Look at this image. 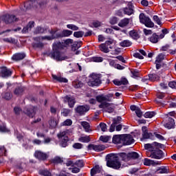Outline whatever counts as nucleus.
<instances>
[{
	"label": "nucleus",
	"mask_w": 176,
	"mask_h": 176,
	"mask_svg": "<svg viewBox=\"0 0 176 176\" xmlns=\"http://www.w3.org/2000/svg\"><path fill=\"white\" fill-rule=\"evenodd\" d=\"M50 126L52 129H54L57 126V124H58V122H57V120H53L52 119L50 121Z\"/></svg>",
	"instance_id": "nucleus-51"
},
{
	"label": "nucleus",
	"mask_w": 176,
	"mask_h": 176,
	"mask_svg": "<svg viewBox=\"0 0 176 176\" xmlns=\"http://www.w3.org/2000/svg\"><path fill=\"white\" fill-rule=\"evenodd\" d=\"M34 156L39 160H45L46 157H47L46 153H42L41 151H36Z\"/></svg>",
	"instance_id": "nucleus-26"
},
{
	"label": "nucleus",
	"mask_w": 176,
	"mask_h": 176,
	"mask_svg": "<svg viewBox=\"0 0 176 176\" xmlns=\"http://www.w3.org/2000/svg\"><path fill=\"white\" fill-rule=\"evenodd\" d=\"M108 160L107 161V166L111 167V168H120L122 164L119 161V157L113 154H109L107 155Z\"/></svg>",
	"instance_id": "nucleus-3"
},
{
	"label": "nucleus",
	"mask_w": 176,
	"mask_h": 176,
	"mask_svg": "<svg viewBox=\"0 0 176 176\" xmlns=\"http://www.w3.org/2000/svg\"><path fill=\"white\" fill-rule=\"evenodd\" d=\"M164 126L166 127V129H168V130H170V129H174L175 122L174 121V119L168 118L167 122L164 123Z\"/></svg>",
	"instance_id": "nucleus-18"
},
{
	"label": "nucleus",
	"mask_w": 176,
	"mask_h": 176,
	"mask_svg": "<svg viewBox=\"0 0 176 176\" xmlns=\"http://www.w3.org/2000/svg\"><path fill=\"white\" fill-rule=\"evenodd\" d=\"M147 156L148 157H151V159H162L163 157V151L157 148H155L151 152H148L147 153Z\"/></svg>",
	"instance_id": "nucleus-9"
},
{
	"label": "nucleus",
	"mask_w": 176,
	"mask_h": 176,
	"mask_svg": "<svg viewBox=\"0 0 176 176\" xmlns=\"http://www.w3.org/2000/svg\"><path fill=\"white\" fill-rule=\"evenodd\" d=\"M130 23V19L124 18L118 23V26L121 28H124V27H127Z\"/></svg>",
	"instance_id": "nucleus-24"
},
{
	"label": "nucleus",
	"mask_w": 176,
	"mask_h": 176,
	"mask_svg": "<svg viewBox=\"0 0 176 176\" xmlns=\"http://www.w3.org/2000/svg\"><path fill=\"white\" fill-rule=\"evenodd\" d=\"M155 146H160V144L154 142L153 144H144V148L148 149V151H150V152L155 150Z\"/></svg>",
	"instance_id": "nucleus-21"
},
{
	"label": "nucleus",
	"mask_w": 176,
	"mask_h": 176,
	"mask_svg": "<svg viewBox=\"0 0 176 176\" xmlns=\"http://www.w3.org/2000/svg\"><path fill=\"white\" fill-rule=\"evenodd\" d=\"M135 112L138 118H142V111H141V109H140V108H138Z\"/></svg>",
	"instance_id": "nucleus-62"
},
{
	"label": "nucleus",
	"mask_w": 176,
	"mask_h": 176,
	"mask_svg": "<svg viewBox=\"0 0 176 176\" xmlns=\"http://www.w3.org/2000/svg\"><path fill=\"white\" fill-rule=\"evenodd\" d=\"M67 168H69V167H75V162L72 161L71 159H67Z\"/></svg>",
	"instance_id": "nucleus-49"
},
{
	"label": "nucleus",
	"mask_w": 176,
	"mask_h": 176,
	"mask_svg": "<svg viewBox=\"0 0 176 176\" xmlns=\"http://www.w3.org/2000/svg\"><path fill=\"white\" fill-rule=\"evenodd\" d=\"M68 107L69 108H74L75 106V104H76V100H75V98L74 96H69L67 98Z\"/></svg>",
	"instance_id": "nucleus-22"
},
{
	"label": "nucleus",
	"mask_w": 176,
	"mask_h": 176,
	"mask_svg": "<svg viewBox=\"0 0 176 176\" xmlns=\"http://www.w3.org/2000/svg\"><path fill=\"white\" fill-rule=\"evenodd\" d=\"M158 173L160 174H168V167L162 166L158 169Z\"/></svg>",
	"instance_id": "nucleus-38"
},
{
	"label": "nucleus",
	"mask_w": 176,
	"mask_h": 176,
	"mask_svg": "<svg viewBox=\"0 0 176 176\" xmlns=\"http://www.w3.org/2000/svg\"><path fill=\"white\" fill-rule=\"evenodd\" d=\"M119 156H120L124 162H129V160H130V155L129 153L126 154V153H121L119 154Z\"/></svg>",
	"instance_id": "nucleus-33"
},
{
	"label": "nucleus",
	"mask_w": 176,
	"mask_h": 176,
	"mask_svg": "<svg viewBox=\"0 0 176 176\" xmlns=\"http://www.w3.org/2000/svg\"><path fill=\"white\" fill-rule=\"evenodd\" d=\"M99 108L106 109V112H108L109 113H112V112L115 111V107H113V104L107 102H103L99 104Z\"/></svg>",
	"instance_id": "nucleus-12"
},
{
	"label": "nucleus",
	"mask_w": 176,
	"mask_h": 176,
	"mask_svg": "<svg viewBox=\"0 0 176 176\" xmlns=\"http://www.w3.org/2000/svg\"><path fill=\"white\" fill-rule=\"evenodd\" d=\"M35 27V22L30 21L28 25L24 27L22 30L23 34H27V32H30L32 28Z\"/></svg>",
	"instance_id": "nucleus-19"
},
{
	"label": "nucleus",
	"mask_w": 176,
	"mask_h": 176,
	"mask_svg": "<svg viewBox=\"0 0 176 176\" xmlns=\"http://www.w3.org/2000/svg\"><path fill=\"white\" fill-rule=\"evenodd\" d=\"M131 41L129 40H124L120 43V45L122 46V47H129V46H131Z\"/></svg>",
	"instance_id": "nucleus-35"
},
{
	"label": "nucleus",
	"mask_w": 176,
	"mask_h": 176,
	"mask_svg": "<svg viewBox=\"0 0 176 176\" xmlns=\"http://www.w3.org/2000/svg\"><path fill=\"white\" fill-rule=\"evenodd\" d=\"M144 166H151V164H153V161L148 158H146L144 159Z\"/></svg>",
	"instance_id": "nucleus-58"
},
{
	"label": "nucleus",
	"mask_w": 176,
	"mask_h": 176,
	"mask_svg": "<svg viewBox=\"0 0 176 176\" xmlns=\"http://www.w3.org/2000/svg\"><path fill=\"white\" fill-rule=\"evenodd\" d=\"M6 153V149L4 146H0V156H3Z\"/></svg>",
	"instance_id": "nucleus-63"
},
{
	"label": "nucleus",
	"mask_w": 176,
	"mask_h": 176,
	"mask_svg": "<svg viewBox=\"0 0 176 176\" xmlns=\"http://www.w3.org/2000/svg\"><path fill=\"white\" fill-rule=\"evenodd\" d=\"M50 36L34 37V41L36 42H39V41H53V39H57V38H64L67 36V30L60 31L58 29H52L49 30Z\"/></svg>",
	"instance_id": "nucleus-1"
},
{
	"label": "nucleus",
	"mask_w": 176,
	"mask_h": 176,
	"mask_svg": "<svg viewBox=\"0 0 176 176\" xmlns=\"http://www.w3.org/2000/svg\"><path fill=\"white\" fill-rule=\"evenodd\" d=\"M88 151H95L96 152H101V151H104L105 149V146L102 144L94 145V144H89L87 146Z\"/></svg>",
	"instance_id": "nucleus-15"
},
{
	"label": "nucleus",
	"mask_w": 176,
	"mask_h": 176,
	"mask_svg": "<svg viewBox=\"0 0 176 176\" xmlns=\"http://www.w3.org/2000/svg\"><path fill=\"white\" fill-rule=\"evenodd\" d=\"M12 76V71L9 70L6 67L1 68L0 71V76L1 78H9V76Z\"/></svg>",
	"instance_id": "nucleus-17"
},
{
	"label": "nucleus",
	"mask_w": 176,
	"mask_h": 176,
	"mask_svg": "<svg viewBox=\"0 0 176 176\" xmlns=\"http://www.w3.org/2000/svg\"><path fill=\"white\" fill-rule=\"evenodd\" d=\"M23 93H24V88H23L22 87H18L14 91V94H15V96H23Z\"/></svg>",
	"instance_id": "nucleus-31"
},
{
	"label": "nucleus",
	"mask_w": 176,
	"mask_h": 176,
	"mask_svg": "<svg viewBox=\"0 0 176 176\" xmlns=\"http://www.w3.org/2000/svg\"><path fill=\"white\" fill-rule=\"evenodd\" d=\"M118 18L116 16H113L110 19V23H111L112 25H115L118 23Z\"/></svg>",
	"instance_id": "nucleus-61"
},
{
	"label": "nucleus",
	"mask_w": 176,
	"mask_h": 176,
	"mask_svg": "<svg viewBox=\"0 0 176 176\" xmlns=\"http://www.w3.org/2000/svg\"><path fill=\"white\" fill-rule=\"evenodd\" d=\"M67 46H69V45H71V57H72V56H75V54H79V51H76L79 49V47H80V45L79 44V43H78V41L74 42V40L71 38H67Z\"/></svg>",
	"instance_id": "nucleus-7"
},
{
	"label": "nucleus",
	"mask_w": 176,
	"mask_h": 176,
	"mask_svg": "<svg viewBox=\"0 0 176 176\" xmlns=\"http://www.w3.org/2000/svg\"><path fill=\"white\" fill-rule=\"evenodd\" d=\"M92 60L94 63H102V61H104V58L101 56H94L92 58Z\"/></svg>",
	"instance_id": "nucleus-47"
},
{
	"label": "nucleus",
	"mask_w": 176,
	"mask_h": 176,
	"mask_svg": "<svg viewBox=\"0 0 176 176\" xmlns=\"http://www.w3.org/2000/svg\"><path fill=\"white\" fill-rule=\"evenodd\" d=\"M28 115L30 118H34L35 116V111L34 109L28 110Z\"/></svg>",
	"instance_id": "nucleus-60"
},
{
	"label": "nucleus",
	"mask_w": 176,
	"mask_h": 176,
	"mask_svg": "<svg viewBox=\"0 0 176 176\" xmlns=\"http://www.w3.org/2000/svg\"><path fill=\"white\" fill-rule=\"evenodd\" d=\"M72 146L74 149H82L83 144L82 143H74Z\"/></svg>",
	"instance_id": "nucleus-53"
},
{
	"label": "nucleus",
	"mask_w": 176,
	"mask_h": 176,
	"mask_svg": "<svg viewBox=\"0 0 176 176\" xmlns=\"http://www.w3.org/2000/svg\"><path fill=\"white\" fill-rule=\"evenodd\" d=\"M163 60H164V54H160L155 60V63H162V61H163Z\"/></svg>",
	"instance_id": "nucleus-48"
},
{
	"label": "nucleus",
	"mask_w": 176,
	"mask_h": 176,
	"mask_svg": "<svg viewBox=\"0 0 176 176\" xmlns=\"http://www.w3.org/2000/svg\"><path fill=\"white\" fill-rule=\"evenodd\" d=\"M96 100L98 102H102V101L108 100V98L104 95H99L96 96Z\"/></svg>",
	"instance_id": "nucleus-41"
},
{
	"label": "nucleus",
	"mask_w": 176,
	"mask_h": 176,
	"mask_svg": "<svg viewBox=\"0 0 176 176\" xmlns=\"http://www.w3.org/2000/svg\"><path fill=\"white\" fill-rule=\"evenodd\" d=\"M39 174H41V175H44V176H52V173H50V172H49V170H39Z\"/></svg>",
	"instance_id": "nucleus-50"
},
{
	"label": "nucleus",
	"mask_w": 176,
	"mask_h": 176,
	"mask_svg": "<svg viewBox=\"0 0 176 176\" xmlns=\"http://www.w3.org/2000/svg\"><path fill=\"white\" fill-rule=\"evenodd\" d=\"M67 169L71 171V173H72L73 174H77V173H80V168L76 167V166L69 167L67 168Z\"/></svg>",
	"instance_id": "nucleus-37"
},
{
	"label": "nucleus",
	"mask_w": 176,
	"mask_h": 176,
	"mask_svg": "<svg viewBox=\"0 0 176 176\" xmlns=\"http://www.w3.org/2000/svg\"><path fill=\"white\" fill-rule=\"evenodd\" d=\"M150 41H151L152 43H157L159 41V36L156 34H153L152 36L150 37Z\"/></svg>",
	"instance_id": "nucleus-40"
},
{
	"label": "nucleus",
	"mask_w": 176,
	"mask_h": 176,
	"mask_svg": "<svg viewBox=\"0 0 176 176\" xmlns=\"http://www.w3.org/2000/svg\"><path fill=\"white\" fill-rule=\"evenodd\" d=\"M140 21L142 24H144L146 27L148 28H153L155 23L152 21L151 18L146 16L144 13H140L139 16Z\"/></svg>",
	"instance_id": "nucleus-8"
},
{
	"label": "nucleus",
	"mask_w": 176,
	"mask_h": 176,
	"mask_svg": "<svg viewBox=\"0 0 176 176\" xmlns=\"http://www.w3.org/2000/svg\"><path fill=\"white\" fill-rule=\"evenodd\" d=\"M19 19L16 18L14 15L6 14L0 17V21H3L5 24H11V23H14V21H18Z\"/></svg>",
	"instance_id": "nucleus-10"
},
{
	"label": "nucleus",
	"mask_w": 176,
	"mask_h": 176,
	"mask_svg": "<svg viewBox=\"0 0 176 176\" xmlns=\"http://www.w3.org/2000/svg\"><path fill=\"white\" fill-rule=\"evenodd\" d=\"M81 126H82L83 129H85V131L87 133H89L90 131V124L89 122L86 121H82L80 122Z\"/></svg>",
	"instance_id": "nucleus-32"
},
{
	"label": "nucleus",
	"mask_w": 176,
	"mask_h": 176,
	"mask_svg": "<svg viewBox=\"0 0 176 176\" xmlns=\"http://www.w3.org/2000/svg\"><path fill=\"white\" fill-rule=\"evenodd\" d=\"M78 141L80 142H83V143L90 142V137H89L87 135L80 137V138H79Z\"/></svg>",
	"instance_id": "nucleus-42"
},
{
	"label": "nucleus",
	"mask_w": 176,
	"mask_h": 176,
	"mask_svg": "<svg viewBox=\"0 0 176 176\" xmlns=\"http://www.w3.org/2000/svg\"><path fill=\"white\" fill-rule=\"evenodd\" d=\"M85 35V32L83 31H78L74 32V36L75 38H82Z\"/></svg>",
	"instance_id": "nucleus-45"
},
{
	"label": "nucleus",
	"mask_w": 176,
	"mask_h": 176,
	"mask_svg": "<svg viewBox=\"0 0 176 176\" xmlns=\"http://www.w3.org/2000/svg\"><path fill=\"white\" fill-rule=\"evenodd\" d=\"M89 111H90V107L87 105H80L75 109L76 113L81 116L85 115V113L89 112Z\"/></svg>",
	"instance_id": "nucleus-13"
},
{
	"label": "nucleus",
	"mask_w": 176,
	"mask_h": 176,
	"mask_svg": "<svg viewBox=\"0 0 176 176\" xmlns=\"http://www.w3.org/2000/svg\"><path fill=\"white\" fill-rule=\"evenodd\" d=\"M156 115V113L154 111H147L144 114V118H149L150 119L153 118Z\"/></svg>",
	"instance_id": "nucleus-44"
},
{
	"label": "nucleus",
	"mask_w": 176,
	"mask_h": 176,
	"mask_svg": "<svg viewBox=\"0 0 176 176\" xmlns=\"http://www.w3.org/2000/svg\"><path fill=\"white\" fill-rule=\"evenodd\" d=\"M45 32L46 29L45 28L38 26L35 29L34 34H45Z\"/></svg>",
	"instance_id": "nucleus-39"
},
{
	"label": "nucleus",
	"mask_w": 176,
	"mask_h": 176,
	"mask_svg": "<svg viewBox=\"0 0 176 176\" xmlns=\"http://www.w3.org/2000/svg\"><path fill=\"white\" fill-rule=\"evenodd\" d=\"M129 160H131V159L134 160L140 157V154H138V153L137 152H131V153H129Z\"/></svg>",
	"instance_id": "nucleus-36"
},
{
	"label": "nucleus",
	"mask_w": 176,
	"mask_h": 176,
	"mask_svg": "<svg viewBox=\"0 0 176 176\" xmlns=\"http://www.w3.org/2000/svg\"><path fill=\"white\" fill-rule=\"evenodd\" d=\"M160 79V76L157 75V74H148V80L151 82H155L159 80Z\"/></svg>",
	"instance_id": "nucleus-29"
},
{
	"label": "nucleus",
	"mask_w": 176,
	"mask_h": 176,
	"mask_svg": "<svg viewBox=\"0 0 176 176\" xmlns=\"http://www.w3.org/2000/svg\"><path fill=\"white\" fill-rule=\"evenodd\" d=\"M169 87L171 89H176V82L175 81H172L168 83Z\"/></svg>",
	"instance_id": "nucleus-64"
},
{
	"label": "nucleus",
	"mask_w": 176,
	"mask_h": 176,
	"mask_svg": "<svg viewBox=\"0 0 176 176\" xmlns=\"http://www.w3.org/2000/svg\"><path fill=\"white\" fill-rule=\"evenodd\" d=\"M116 126V120L113 119V122L111 124L110 129H109V131L111 133L115 131V127Z\"/></svg>",
	"instance_id": "nucleus-56"
},
{
	"label": "nucleus",
	"mask_w": 176,
	"mask_h": 176,
	"mask_svg": "<svg viewBox=\"0 0 176 176\" xmlns=\"http://www.w3.org/2000/svg\"><path fill=\"white\" fill-rule=\"evenodd\" d=\"M33 47H38L39 49L43 47V43H41V41H38V43H33Z\"/></svg>",
	"instance_id": "nucleus-57"
},
{
	"label": "nucleus",
	"mask_w": 176,
	"mask_h": 176,
	"mask_svg": "<svg viewBox=\"0 0 176 176\" xmlns=\"http://www.w3.org/2000/svg\"><path fill=\"white\" fill-rule=\"evenodd\" d=\"M58 138L60 141V145L63 148L67 147V131H63L58 134Z\"/></svg>",
	"instance_id": "nucleus-11"
},
{
	"label": "nucleus",
	"mask_w": 176,
	"mask_h": 176,
	"mask_svg": "<svg viewBox=\"0 0 176 176\" xmlns=\"http://www.w3.org/2000/svg\"><path fill=\"white\" fill-rule=\"evenodd\" d=\"M124 14H127V16H131L134 14V6L131 3H128V7L122 8Z\"/></svg>",
	"instance_id": "nucleus-16"
},
{
	"label": "nucleus",
	"mask_w": 176,
	"mask_h": 176,
	"mask_svg": "<svg viewBox=\"0 0 176 176\" xmlns=\"http://www.w3.org/2000/svg\"><path fill=\"white\" fill-rule=\"evenodd\" d=\"M129 36L133 38V39H138L140 38V34L136 30H131L129 32Z\"/></svg>",
	"instance_id": "nucleus-34"
},
{
	"label": "nucleus",
	"mask_w": 176,
	"mask_h": 176,
	"mask_svg": "<svg viewBox=\"0 0 176 176\" xmlns=\"http://www.w3.org/2000/svg\"><path fill=\"white\" fill-rule=\"evenodd\" d=\"M153 20L158 25H162V19L159 18L157 15H154L153 17Z\"/></svg>",
	"instance_id": "nucleus-46"
},
{
	"label": "nucleus",
	"mask_w": 176,
	"mask_h": 176,
	"mask_svg": "<svg viewBox=\"0 0 176 176\" xmlns=\"http://www.w3.org/2000/svg\"><path fill=\"white\" fill-rule=\"evenodd\" d=\"M100 140L102 141V142H108V141L111 140V137L107 135H102L100 137Z\"/></svg>",
	"instance_id": "nucleus-52"
},
{
	"label": "nucleus",
	"mask_w": 176,
	"mask_h": 176,
	"mask_svg": "<svg viewBox=\"0 0 176 176\" xmlns=\"http://www.w3.org/2000/svg\"><path fill=\"white\" fill-rule=\"evenodd\" d=\"M52 78L55 82H60L63 83L67 82V79L61 77V76H56V75L52 74Z\"/></svg>",
	"instance_id": "nucleus-27"
},
{
	"label": "nucleus",
	"mask_w": 176,
	"mask_h": 176,
	"mask_svg": "<svg viewBox=\"0 0 176 176\" xmlns=\"http://www.w3.org/2000/svg\"><path fill=\"white\" fill-rule=\"evenodd\" d=\"M112 45H116V41L113 38H109V40L106 41L104 43H102L99 45V49L103 53H109V49L113 50L114 47Z\"/></svg>",
	"instance_id": "nucleus-5"
},
{
	"label": "nucleus",
	"mask_w": 176,
	"mask_h": 176,
	"mask_svg": "<svg viewBox=\"0 0 176 176\" xmlns=\"http://www.w3.org/2000/svg\"><path fill=\"white\" fill-rule=\"evenodd\" d=\"M113 144H122L123 143V135H116L113 137Z\"/></svg>",
	"instance_id": "nucleus-23"
},
{
	"label": "nucleus",
	"mask_w": 176,
	"mask_h": 176,
	"mask_svg": "<svg viewBox=\"0 0 176 176\" xmlns=\"http://www.w3.org/2000/svg\"><path fill=\"white\" fill-rule=\"evenodd\" d=\"M74 166H76V167H79L80 168H81V167H83L85 164H83V161L78 160L75 162Z\"/></svg>",
	"instance_id": "nucleus-55"
},
{
	"label": "nucleus",
	"mask_w": 176,
	"mask_h": 176,
	"mask_svg": "<svg viewBox=\"0 0 176 176\" xmlns=\"http://www.w3.org/2000/svg\"><path fill=\"white\" fill-rule=\"evenodd\" d=\"M134 142V139L131 135H122V144L124 145H131Z\"/></svg>",
	"instance_id": "nucleus-14"
},
{
	"label": "nucleus",
	"mask_w": 176,
	"mask_h": 176,
	"mask_svg": "<svg viewBox=\"0 0 176 176\" xmlns=\"http://www.w3.org/2000/svg\"><path fill=\"white\" fill-rule=\"evenodd\" d=\"M25 58V54L24 53H18L15 54L12 56V60L14 61H20L21 60H23Z\"/></svg>",
	"instance_id": "nucleus-25"
},
{
	"label": "nucleus",
	"mask_w": 176,
	"mask_h": 176,
	"mask_svg": "<svg viewBox=\"0 0 176 176\" xmlns=\"http://www.w3.org/2000/svg\"><path fill=\"white\" fill-rule=\"evenodd\" d=\"M142 130L143 131V133H142V137L144 140H148L149 138H152L153 137V135L151 133H148V129L146 128V126H143L142 128Z\"/></svg>",
	"instance_id": "nucleus-20"
},
{
	"label": "nucleus",
	"mask_w": 176,
	"mask_h": 176,
	"mask_svg": "<svg viewBox=\"0 0 176 176\" xmlns=\"http://www.w3.org/2000/svg\"><path fill=\"white\" fill-rule=\"evenodd\" d=\"M101 74H92L89 77V80L88 81V86L94 87V86H100L102 83Z\"/></svg>",
	"instance_id": "nucleus-6"
},
{
	"label": "nucleus",
	"mask_w": 176,
	"mask_h": 176,
	"mask_svg": "<svg viewBox=\"0 0 176 176\" xmlns=\"http://www.w3.org/2000/svg\"><path fill=\"white\" fill-rule=\"evenodd\" d=\"M100 127L102 131H103V132L107 131V124L105 123L101 122L100 124Z\"/></svg>",
	"instance_id": "nucleus-59"
},
{
	"label": "nucleus",
	"mask_w": 176,
	"mask_h": 176,
	"mask_svg": "<svg viewBox=\"0 0 176 176\" xmlns=\"http://www.w3.org/2000/svg\"><path fill=\"white\" fill-rule=\"evenodd\" d=\"M58 49H64L67 47V40H64L62 42H60L58 45L54 44L53 46V52H51L49 56L51 58H54V60H58V61H63V60H65V56H63V54L58 52Z\"/></svg>",
	"instance_id": "nucleus-2"
},
{
	"label": "nucleus",
	"mask_w": 176,
	"mask_h": 176,
	"mask_svg": "<svg viewBox=\"0 0 176 176\" xmlns=\"http://www.w3.org/2000/svg\"><path fill=\"white\" fill-rule=\"evenodd\" d=\"M67 28H69V30H72V31H78L79 30V27L74 24L67 25Z\"/></svg>",
	"instance_id": "nucleus-43"
},
{
	"label": "nucleus",
	"mask_w": 176,
	"mask_h": 176,
	"mask_svg": "<svg viewBox=\"0 0 176 176\" xmlns=\"http://www.w3.org/2000/svg\"><path fill=\"white\" fill-rule=\"evenodd\" d=\"M72 86H74L75 89H80V87H83V82L79 80H75L72 82Z\"/></svg>",
	"instance_id": "nucleus-28"
},
{
	"label": "nucleus",
	"mask_w": 176,
	"mask_h": 176,
	"mask_svg": "<svg viewBox=\"0 0 176 176\" xmlns=\"http://www.w3.org/2000/svg\"><path fill=\"white\" fill-rule=\"evenodd\" d=\"M52 162L55 164H58V163H63V160L61 159V157H56L55 158H54L52 160Z\"/></svg>",
	"instance_id": "nucleus-54"
},
{
	"label": "nucleus",
	"mask_w": 176,
	"mask_h": 176,
	"mask_svg": "<svg viewBox=\"0 0 176 176\" xmlns=\"http://www.w3.org/2000/svg\"><path fill=\"white\" fill-rule=\"evenodd\" d=\"M101 172L99 165H96L95 167L91 169V176H94L95 174H99Z\"/></svg>",
	"instance_id": "nucleus-30"
},
{
	"label": "nucleus",
	"mask_w": 176,
	"mask_h": 176,
	"mask_svg": "<svg viewBox=\"0 0 176 176\" xmlns=\"http://www.w3.org/2000/svg\"><path fill=\"white\" fill-rule=\"evenodd\" d=\"M45 5H46L45 1H29L24 3L22 10H23V12H26V10H30V9H36L38 6H39V8H43Z\"/></svg>",
	"instance_id": "nucleus-4"
}]
</instances>
